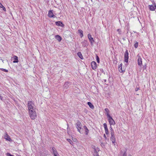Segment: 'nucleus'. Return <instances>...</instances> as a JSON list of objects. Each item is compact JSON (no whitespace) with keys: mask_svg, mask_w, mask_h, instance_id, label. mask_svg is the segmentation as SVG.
I'll return each mask as SVG.
<instances>
[{"mask_svg":"<svg viewBox=\"0 0 156 156\" xmlns=\"http://www.w3.org/2000/svg\"><path fill=\"white\" fill-rule=\"evenodd\" d=\"M105 111L106 112V114H107V115H109V111L108 109L107 108H106L105 109Z\"/></svg>","mask_w":156,"mask_h":156,"instance_id":"24","label":"nucleus"},{"mask_svg":"<svg viewBox=\"0 0 156 156\" xmlns=\"http://www.w3.org/2000/svg\"><path fill=\"white\" fill-rule=\"evenodd\" d=\"M117 31L119 32V34H121V31L120 29H118L117 30Z\"/></svg>","mask_w":156,"mask_h":156,"instance_id":"36","label":"nucleus"},{"mask_svg":"<svg viewBox=\"0 0 156 156\" xmlns=\"http://www.w3.org/2000/svg\"><path fill=\"white\" fill-rule=\"evenodd\" d=\"M138 57V65L141 66L142 65V60L140 56H139V55L138 54L137 56Z\"/></svg>","mask_w":156,"mask_h":156,"instance_id":"7","label":"nucleus"},{"mask_svg":"<svg viewBox=\"0 0 156 156\" xmlns=\"http://www.w3.org/2000/svg\"><path fill=\"white\" fill-rule=\"evenodd\" d=\"M87 104L90 108L92 109H93L94 108V105L91 102H88Z\"/></svg>","mask_w":156,"mask_h":156,"instance_id":"20","label":"nucleus"},{"mask_svg":"<svg viewBox=\"0 0 156 156\" xmlns=\"http://www.w3.org/2000/svg\"><path fill=\"white\" fill-rule=\"evenodd\" d=\"M110 129L111 130V134L112 133H114V131L111 126H110Z\"/></svg>","mask_w":156,"mask_h":156,"instance_id":"31","label":"nucleus"},{"mask_svg":"<svg viewBox=\"0 0 156 156\" xmlns=\"http://www.w3.org/2000/svg\"><path fill=\"white\" fill-rule=\"evenodd\" d=\"M104 138H105V139H107V137H106V135H105V134H104Z\"/></svg>","mask_w":156,"mask_h":156,"instance_id":"38","label":"nucleus"},{"mask_svg":"<svg viewBox=\"0 0 156 156\" xmlns=\"http://www.w3.org/2000/svg\"><path fill=\"white\" fill-rule=\"evenodd\" d=\"M122 39H123L124 41H125V40H126V39H125V38H122Z\"/></svg>","mask_w":156,"mask_h":156,"instance_id":"40","label":"nucleus"},{"mask_svg":"<svg viewBox=\"0 0 156 156\" xmlns=\"http://www.w3.org/2000/svg\"><path fill=\"white\" fill-rule=\"evenodd\" d=\"M119 71L120 72L122 73L123 72V71L122 69V64H121L120 65H119Z\"/></svg>","mask_w":156,"mask_h":156,"instance_id":"25","label":"nucleus"},{"mask_svg":"<svg viewBox=\"0 0 156 156\" xmlns=\"http://www.w3.org/2000/svg\"><path fill=\"white\" fill-rule=\"evenodd\" d=\"M150 9L151 11H154V6L152 5H150Z\"/></svg>","mask_w":156,"mask_h":156,"instance_id":"26","label":"nucleus"},{"mask_svg":"<svg viewBox=\"0 0 156 156\" xmlns=\"http://www.w3.org/2000/svg\"><path fill=\"white\" fill-rule=\"evenodd\" d=\"M139 89V87H136L135 89V90L136 91H138Z\"/></svg>","mask_w":156,"mask_h":156,"instance_id":"37","label":"nucleus"},{"mask_svg":"<svg viewBox=\"0 0 156 156\" xmlns=\"http://www.w3.org/2000/svg\"><path fill=\"white\" fill-rule=\"evenodd\" d=\"M119 156H126V151H121L119 154Z\"/></svg>","mask_w":156,"mask_h":156,"instance_id":"15","label":"nucleus"},{"mask_svg":"<svg viewBox=\"0 0 156 156\" xmlns=\"http://www.w3.org/2000/svg\"><path fill=\"white\" fill-rule=\"evenodd\" d=\"M78 33H79L80 34V37H82L83 36V31L82 30H81L80 29H79V30H78Z\"/></svg>","mask_w":156,"mask_h":156,"instance_id":"17","label":"nucleus"},{"mask_svg":"<svg viewBox=\"0 0 156 156\" xmlns=\"http://www.w3.org/2000/svg\"><path fill=\"white\" fill-rule=\"evenodd\" d=\"M101 145L103 147V146H104V144L103 143H101Z\"/></svg>","mask_w":156,"mask_h":156,"instance_id":"39","label":"nucleus"},{"mask_svg":"<svg viewBox=\"0 0 156 156\" xmlns=\"http://www.w3.org/2000/svg\"><path fill=\"white\" fill-rule=\"evenodd\" d=\"M109 122L110 126H111L112 125H114L115 124V122L113 119L109 120Z\"/></svg>","mask_w":156,"mask_h":156,"instance_id":"18","label":"nucleus"},{"mask_svg":"<svg viewBox=\"0 0 156 156\" xmlns=\"http://www.w3.org/2000/svg\"><path fill=\"white\" fill-rule=\"evenodd\" d=\"M77 55L81 59H83V56L80 52H78L77 53Z\"/></svg>","mask_w":156,"mask_h":156,"instance_id":"23","label":"nucleus"},{"mask_svg":"<svg viewBox=\"0 0 156 156\" xmlns=\"http://www.w3.org/2000/svg\"><path fill=\"white\" fill-rule=\"evenodd\" d=\"M0 69L3 71H4L5 72H8V70L7 69H3V68H1Z\"/></svg>","mask_w":156,"mask_h":156,"instance_id":"34","label":"nucleus"},{"mask_svg":"<svg viewBox=\"0 0 156 156\" xmlns=\"http://www.w3.org/2000/svg\"><path fill=\"white\" fill-rule=\"evenodd\" d=\"M28 109L29 111L35 110L36 107L34 102L32 101H29L27 103Z\"/></svg>","mask_w":156,"mask_h":156,"instance_id":"1","label":"nucleus"},{"mask_svg":"<svg viewBox=\"0 0 156 156\" xmlns=\"http://www.w3.org/2000/svg\"><path fill=\"white\" fill-rule=\"evenodd\" d=\"M100 151L98 147L94 148V152L93 154L94 156H99L98 152Z\"/></svg>","mask_w":156,"mask_h":156,"instance_id":"5","label":"nucleus"},{"mask_svg":"<svg viewBox=\"0 0 156 156\" xmlns=\"http://www.w3.org/2000/svg\"><path fill=\"white\" fill-rule=\"evenodd\" d=\"M14 58L15 60L13 61V63H17L18 62V57L17 56H15Z\"/></svg>","mask_w":156,"mask_h":156,"instance_id":"22","label":"nucleus"},{"mask_svg":"<svg viewBox=\"0 0 156 156\" xmlns=\"http://www.w3.org/2000/svg\"><path fill=\"white\" fill-rule=\"evenodd\" d=\"M111 136L110 137V140L112 141V143L115 145V138L114 135V133H112Z\"/></svg>","mask_w":156,"mask_h":156,"instance_id":"6","label":"nucleus"},{"mask_svg":"<svg viewBox=\"0 0 156 156\" xmlns=\"http://www.w3.org/2000/svg\"><path fill=\"white\" fill-rule=\"evenodd\" d=\"M76 128H77L78 131L80 133H81V132L80 131V130L81 129L82 126L81 123L80 121H78L76 123Z\"/></svg>","mask_w":156,"mask_h":156,"instance_id":"3","label":"nucleus"},{"mask_svg":"<svg viewBox=\"0 0 156 156\" xmlns=\"http://www.w3.org/2000/svg\"><path fill=\"white\" fill-rule=\"evenodd\" d=\"M138 42H136L134 44V46L135 47V48H137L138 47Z\"/></svg>","mask_w":156,"mask_h":156,"instance_id":"30","label":"nucleus"},{"mask_svg":"<svg viewBox=\"0 0 156 156\" xmlns=\"http://www.w3.org/2000/svg\"><path fill=\"white\" fill-rule=\"evenodd\" d=\"M128 53L127 50H126L124 55V61L125 62L127 63L128 62Z\"/></svg>","mask_w":156,"mask_h":156,"instance_id":"4","label":"nucleus"},{"mask_svg":"<svg viewBox=\"0 0 156 156\" xmlns=\"http://www.w3.org/2000/svg\"><path fill=\"white\" fill-rule=\"evenodd\" d=\"M55 38L58 41H60L62 40L61 37L58 35H56L55 36Z\"/></svg>","mask_w":156,"mask_h":156,"instance_id":"19","label":"nucleus"},{"mask_svg":"<svg viewBox=\"0 0 156 156\" xmlns=\"http://www.w3.org/2000/svg\"><path fill=\"white\" fill-rule=\"evenodd\" d=\"M107 116L108 121L113 119L110 115H107Z\"/></svg>","mask_w":156,"mask_h":156,"instance_id":"28","label":"nucleus"},{"mask_svg":"<svg viewBox=\"0 0 156 156\" xmlns=\"http://www.w3.org/2000/svg\"><path fill=\"white\" fill-rule=\"evenodd\" d=\"M1 96L0 95V98H1Z\"/></svg>","mask_w":156,"mask_h":156,"instance_id":"43","label":"nucleus"},{"mask_svg":"<svg viewBox=\"0 0 156 156\" xmlns=\"http://www.w3.org/2000/svg\"><path fill=\"white\" fill-rule=\"evenodd\" d=\"M81 44H82V46L83 47L87 46L88 45L87 41V40H84L81 42Z\"/></svg>","mask_w":156,"mask_h":156,"instance_id":"13","label":"nucleus"},{"mask_svg":"<svg viewBox=\"0 0 156 156\" xmlns=\"http://www.w3.org/2000/svg\"><path fill=\"white\" fill-rule=\"evenodd\" d=\"M83 128H84V130H85V134L86 135H87L89 133V130L86 126H84Z\"/></svg>","mask_w":156,"mask_h":156,"instance_id":"16","label":"nucleus"},{"mask_svg":"<svg viewBox=\"0 0 156 156\" xmlns=\"http://www.w3.org/2000/svg\"><path fill=\"white\" fill-rule=\"evenodd\" d=\"M0 7L1 8H2L3 9V10L4 11H6V9L0 3Z\"/></svg>","mask_w":156,"mask_h":156,"instance_id":"27","label":"nucleus"},{"mask_svg":"<svg viewBox=\"0 0 156 156\" xmlns=\"http://www.w3.org/2000/svg\"><path fill=\"white\" fill-rule=\"evenodd\" d=\"M103 126L104 128H105V129H108L107 127V124L106 123H105L103 124Z\"/></svg>","mask_w":156,"mask_h":156,"instance_id":"33","label":"nucleus"},{"mask_svg":"<svg viewBox=\"0 0 156 156\" xmlns=\"http://www.w3.org/2000/svg\"><path fill=\"white\" fill-rule=\"evenodd\" d=\"M53 154L54 156H59V154L58 153L57 150L55 147H53L52 148Z\"/></svg>","mask_w":156,"mask_h":156,"instance_id":"9","label":"nucleus"},{"mask_svg":"<svg viewBox=\"0 0 156 156\" xmlns=\"http://www.w3.org/2000/svg\"><path fill=\"white\" fill-rule=\"evenodd\" d=\"M4 138L5 139L9 141H12L10 136L7 133H6L5 135Z\"/></svg>","mask_w":156,"mask_h":156,"instance_id":"10","label":"nucleus"},{"mask_svg":"<svg viewBox=\"0 0 156 156\" xmlns=\"http://www.w3.org/2000/svg\"><path fill=\"white\" fill-rule=\"evenodd\" d=\"M91 66L93 69H95L97 67V64L95 62L93 61L91 62Z\"/></svg>","mask_w":156,"mask_h":156,"instance_id":"11","label":"nucleus"},{"mask_svg":"<svg viewBox=\"0 0 156 156\" xmlns=\"http://www.w3.org/2000/svg\"><path fill=\"white\" fill-rule=\"evenodd\" d=\"M128 156H131V155H129Z\"/></svg>","mask_w":156,"mask_h":156,"instance_id":"42","label":"nucleus"},{"mask_svg":"<svg viewBox=\"0 0 156 156\" xmlns=\"http://www.w3.org/2000/svg\"><path fill=\"white\" fill-rule=\"evenodd\" d=\"M55 24L57 26H59L61 27H63L64 26V24L61 21H57L56 22Z\"/></svg>","mask_w":156,"mask_h":156,"instance_id":"14","label":"nucleus"},{"mask_svg":"<svg viewBox=\"0 0 156 156\" xmlns=\"http://www.w3.org/2000/svg\"><path fill=\"white\" fill-rule=\"evenodd\" d=\"M69 83L68 82H66L64 85L63 87L67 89L69 87Z\"/></svg>","mask_w":156,"mask_h":156,"instance_id":"21","label":"nucleus"},{"mask_svg":"<svg viewBox=\"0 0 156 156\" xmlns=\"http://www.w3.org/2000/svg\"><path fill=\"white\" fill-rule=\"evenodd\" d=\"M29 113L30 117L32 119H34L37 117V114L35 110L29 111Z\"/></svg>","mask_w":156,"mask_h":156,"instance_id":"2","label":"nucleus"},{"mask_svg":"<svg viewBox=\"0 0 156 156\" xmlns=\"http://www.w3.org/2000/svg\"><path fill=\"white\" fill-rule=\"evenodd\" d=\"M88 37L90 42L91 44H92L93 42H94L93 38L92 37L91 35L90 34H88Z\"/></svg>","mask_w":156,"mask_h":156,"instance_id":"12","label":"nucleus"},{"mask_svg":"<svg viewBox=\"0 0 156 156\" xmlns=\"http://www.w3.org/2000/svg\"><path fill=\"white\" fill-rule=\"evenodd\" d=\"M105 133L106 134H108V129H105Z\"/></svg>","mask_w":156,"mask_h":156,"instance_id":"35","label":"nucleus"},{"mask_svg":"<svg viewBox=\"0 0 156 156\" xmlns=\"http://www.w3.org/2000/svg\"><path fill=\"white\" fill-rule=\"evenodd\" d=\"M67 140L70 143V144L71 145L73 144V142L70 139H67Z\"/></svg>","mask_w":156,"mask_h":156,"instance_id":"29","label":"nucleus"},{"mask_svg":"<svg viewBox=\"0 0 156 156\" xmlns=\"http://www.w3.org/2000/svg\"><path fill=\"white\" fill-rule=\"evenodd\" d=\"M1 60H2V62H3V60H2V59H1Z\"/></svg>","mask_w":156,"mask_h":156,"instance_id":"41","label":"nucleus"},{"mask_svg":"<svg viewBox=\"0 0 156 156\" xmlns=\"http://www.w3.org/2000/svg\"><path fill=\"white\" fill-rule=\"evenodd\" d=\"M96 60L97 61V62L98 63H99V62H100V61H99V57H98V55L96 56Z\"/></svg>","mask_w":156,"mask_h":156,"instance_id":"32","label":"nucleus"},{"mask_svg":"<svg viewBox=\"0 0 156 156\" xmlns=\"http://www.w3.org/2000/svg\"><path fill=\"white\" fill-rule=\"evenodd\" d=\"M48 16L50 18L53 17L55 18L56 17L54 15L52 12V10H49L48 11Z\"/></svg>","mask_w":156,"mask_h":156,"instance_id":"8","label":"nucleus"}]
</instances>
